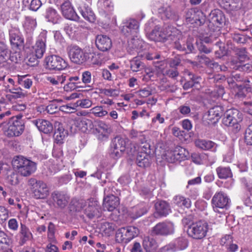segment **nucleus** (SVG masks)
I'll list each match as a JSON object with an SVG mask.
<instances>
[{"instance_id":"f8f14e48","label":"nucleus","mask_w":252,"mask_h":252,"mask_svg":"<svg viewBox=\"0 0 252 252\" xmlns=\"http://www.w3.org/2000/svg\"><path fill=\"white\" fill-rule=\"evenodd\" d=\"M174 232V225L170 221L159 222L153 228L152 232L157 235H168Z\"/></svg>"},{"instance_id":"680f3d73","label":"nucleus","mask_w":252,"mask_h":252,"mask_svg":"<svg viewBox=\"0 0 252 252\" xmlns=\"http://www.w3.org/2000/svg\"><path fill=\"white\" fill-rule=\"evenodd\" d=\"M80 77L82 85L90 84L92 82V74L89 71L83 72L80 75Z\"/></svg>"},{"instance_id":"72a5a7b5","label":"nucleus","mask_w":252,"mask_h":252,"mask_svg":"<svg viewBox=\"0 0 252 252\" xmlns=\"http://www.w3.org/2000/svg\"><path fill=\"white\" fill-rule=\"evenodd\" d=\"M149 209V207L145 203H141L133 207L132 209L131 217L136 219L146 214Z\"/></svg>"},{"instance_id":"393cba45","label":"nucleus","mask_w":252,"mask_h":252,"mask_svg":"<svg viewBox=\"0 0 252 252\" xmlns=\"http://www.w3.org/2000/svg\"><path fill=\"white\" fill-rule=\"evenodd\" d=\"M120 204L118 196H110L104 197L103 199V207L109 211H113Z\"/></svg>"},{"instance_id":"49530a36","label":"nucleus","mask_w":252,"mask_h":252,"mask_svg":"<svg viewBox=\"0 0 252 252\" xmlns=\"http://www.w3.org/2000/svg\"><path fill=\"white\" fill-rule=\"evenodd\" d=\"M127 242L130 241L139 233V229L135 226H129L125 227Z\"/></svg>"},{"instance_id":"412c9836","label":"nucleus","mask_w":252,"mask_h":252,"mask_svg":"<svg viewBox=\"0 0 252 252\" xmlns=\"http://www.w3.org/2000/svg\"><path fill=\"white\" fill-rule=\"evenodd\" d=\"M155 208L157 217H166L171 212L170 206L165 201H158L155 204Z\"/></svg>"},{"instance_id":"5fc2aeb1","label":"nucleus","mask_w":252,"mask_h":252,"mask_svg":"<svg viewBox=\"0 0 252 252\" xmlns=\"http://www.w3.org/2000/svg\"><path fill=\"white\" fill-rule=\"evenodd\" d=\"M90 111L92 114L98 117H102L108 114V112L103 109L102 106H95L92 108Z\"/></svg>"},{"instance_id":"f257e3e1","label":"nucleus","mask_w":252,"mask_h":252,"mask_svg":"<svg viewBox=\"0 0 252 252\" xmlns=\"http://www.w3.org/2000/svg\"><path fill=\"white\" fill-rule=\"evenodd\" d=\"M148 36L150 40L156 42L169 40L173 43L175 48L187 53L192 52L194 49L191 39H189L185 42L181 32L171 26H167L161 31L159 27L156 26Z\"/></svg>"},{"instance_id":"37998d69","label":"nucleus","mask_w":252,"mask_h":252,"mask_svg":"<svg viewBox=\"0 0 252 252\" xmlns=\"http://www.w3.org/2000/svg\"><path fill=\"white\" fill-rule=\"evenodd\" d=\"M117 228L115 224L112 222H104L101 223L100 229L105 235H110Z\"/></svg>"},{"instance_id":"cd10ccee","label":"nucleus","mask_w":252,"mask_h":252,"mask_svg":"<svg viewBox=\"0 0 252 252\" xmlns=\"http://www.w3.org/2000/svg\"><path fill=\"white\" fill-rule=\"evenodd\" d=\"M222 108L217 106L211 108L207 113V119L213 123L217 122L222 115Z\"/></svg>"},{"instance_id":"473e14b6","label":"nucleus","mask_w":252,"mask_h":252,"mask_svg":"<svg viewBox=\"0 0 252 252\" xmlns=\"http://www.w3.org/2000/svg\"><path fill=\"white\" fill-rule=\"evenodd\" d=\"M55 131L54 134L55 140L57 143H62L66 136V131L63 128L62 125L59 122L55 123Z\"/></svg>"},{"instance_id":"8fccbe9b","label":"nucleus","mask_w":252,"mask_h":252,"mask_svg":"<svg viewBox=\"0 0 252 252\" xmlns=\"http://www.w3.org/2000/svg\"><path fill=\"white\" fill-rule=\"evenodd\" d=\"M125 227L119 228L116 234V241L119 243H128L127 240L126 231Z\"/></svg>"},{"instance_id":"7ed1b4c3","label":"nucleus","mask_w":252,"mask_h":252,"mask_svg":"<svg viewBox=\"0 0 252 252\" xmlns=\"http://www.w3.org/2000/svg\"><path fill=\"white\" fill-rule=\"evenodd\" d=\"M243 120V115L236 109H230L226 111L222 118L223 124L228 127H232V131L238 133L241 129L240 123Z\"/></svg>"},{"instance_id":"4d7b16f0","label":"nucleus","mask_w":252,"mask_h":252,"mask_svg":"<svg viewBox=\"0 0 252 252\" xmlns=\"http://www.w3.org/2000/svg\"><path fill=\"white\" fill-rule=\"evenodd\" d=\"M36 26L35 19L31 16H26L24 22V26L28 30H33Z\"/></svg>"},{"instance_id":"bf43d9fd","label":"nucleus","mask_w":252,"mask_h":252,"mask_svg":"<svg viewBox=\"0 0 252 252\" xmlns=\"http://www.w3.org/2000/svg\"><path fill=\"white\" fill-rule=\"evenodd\" d=\"M92 105V102L89 99H81L78 100L74 103V107H81L83 108H88Z\"/></svg>"},{"instance_id":"de8ad7c7","label":"nucleus","mask_w":252,"mask_h":252,"mask_svg":"<svg viewBox=\"0 0 252 252\" xmlns=\"http://www.w3.org/2000/svg\"><path fill=\"white\" fill-rule=\"evenodd\" d=\"M105 197L114 196H118L120 195L121 191L117 189L112 184L107 186L104 190Z\"/></svg>"},{"instance_id":"58836bf2","label":"nucleus","mask_w":252,"mask_h":252,"mask_svg":"<svg viewBox=\"0 0 252 252\" xmlns=\"http://www.w3.org/2000/svg\"><path fill=\"white\" fill-rule=\"evenodd\" d=\"M150 156L145 153H138L136 158V162L139 167H146L150 165Z\"/></svg>"},{"instance_id":"2eb2a0df","label":"nucleus","mask_w":252,"mask_h":252,"mask_svg":"<svg viewBox=\"0 0 252 252\" xmlns=\"http://www.w3.org/2000/svg\"><path fill=\"white\" fill-rule=\"evenodd\" d=\"M139 26V23L137 20L130 19L124 23L121 32L126 36L130 35L134 36L138 31Z\"/></svg>"},{"instance_id":"a211bd4d","label":"nucleus","mask_w":252,"mask_h":252,"mask_svg":"<svg viewBox=\"0 0 252 252\" xmlns=\"http://www.w3.org/2000/svg\"><path fill=\"white\" fill-rule=\"evenodd\" d=\"M95 44L98 49L105 52L111 49L112 43L111 39L108 36L100 34L96 37Z\"/></svg>"},{"instance_id":"e433bc0d","label":"nucleus","mask_w":252,"mask_h":252,"mask_svg":"<svg viewBox=\"0 0 252 252\" xmlns=\"http://www.w3.org/2000/svg\"><path fill=\"white\" fill-rule=\"evenodd\" d=\"M173 203L180 207L189 208L191 207V202L190 199L181 195H176L173 199Z\"/></svg>"},{"instance_id":"423d86ee","label":"nucleus","mask_w":252,"mask_h":252,"mask_svg":"<svg viewBox=\"0 0 252 252\" xmlns=\"http://www.w3.org/2000/svg\"><path fill=\"white\" fill-rule=\"evenodd\" d=\"M28 184L35 199H45L49 195V189L43 181L31 178L29 179Z\"/></svg>"},{"instance_id":"f3484780","label":"nucleus","mask_w":252,"mask_h":252,"mask_svg":"<svg viewBox=\"0 0 252 252\" xmlns=\"http://www.w3.org/2000/svg\"><path fill=\"white\" fill-rule=\"evenodd\" d=\"M51 197L55 207L61 209L66 206L69 199L66 194L58 191H54L51 194Z\"/></svg>"},{"instance_id":"864d4df0","label":"nucleus","mask_w":252,"mask_h":252,"mask_svg":"<svg viewBox=\"0 0 252 252\" xmlns=\"http://www.w3.org/2000/svg\"><path fill=\"white\" fill-rule=\"evenodd\" d=\"M235 52L238 57V62H244L249 59L248 53L245 48H237L236 49Z\"/></svg>"},{"instance_id":"aec40b11","label":"nucleus","mask_w":252,"mask_h":252,"mask_svg":"<svg viewBox=\"0 0 252 252\" xmlns=\"http://www.w3.org/2000/svg\"><path fill=\"white\" fill-rule=\"evenodd\" d=\"M144 44V41L135 35L128 41L127 52L130 55L138 53V50L142 49Z\"/></svg>"},{"instance_id":"338daca9","label":"nucleus","mask_w":252,"mask_h":252,"mask_svg":"<svg viewBox=\"0 0 252 252\" xmlns=\"http://www.w3.org/2000/svg\"><path fill=\"white\" fill-rule=\"evenodd\" d=\"M102 92L108 96L116 97L119 94V91L117 89H104Z\"/></svg>"},{"instance_id":"0eeeda50","label":"nucleus","mask_w":252,"mask_h":252,"mask_svg":"<svg viewBox=\"0 0 252 252\" xmlns=\"http://www.w3.org/2000/svg\"><path fill=\"white\" fill-rule=\"evenodd\" d=\"M208 224L204 220H200L189 226L187 233L189 236L194 239H201L205 237L208 231Z\"/></svg>"},{"instance_id":"4be33fe9","label":"nucleus","mask_w":252,"mask_h":252,"mask_svg":"<svg viewBox=\"0 0 252 252\" xmlns=\"http://www.w3.org/2000/svg\"><path fill=\"white\" fill-rule=\"evenodd\" d=\"M100 207L98 202L94 199L90 200L88 207L85 209V213L90 219H92L95 216H99Z\"/></svg>"},{"instance_id":"09e8293b","label":"nucleus","mask_w":252,"mask_h":252,"mask_svg":"<svg viewBox=\"0 0 252 252\" xmlns=\"http://www.w3.org/2000/svg\"><path fill=\"white\" fill-rule=\"evenodd\" d=\"M18 83L21 86L26 89H29L32 84V79L28 77L27 75L18 76Z\"/></svg>"},{"instance_id":"ddd939ff","label":"nucleus","mask_w":252,"mask_h":252,"mask_svg":"<svg viewBox=\"0 0 252 252\" xmlns=\"http://www.w3.org/2000/svg\"><path fill=\"white\" fill-rule=\"evenodd\" d=\"M9 41L13 48L20 49L24 46V38L19 29L12 28L9 30Z\"/></svg>"},{"instance_id":"9d476101","label":"nucleus","mask_w":252,"mask_h":252,"mask_svg":"<svg viewBox=\"0 0 252 252\" xmlns=\"http://www.w3.org/2000/svg\"><path fill=\"white\" fill-rule=\"evenodd\" d=\"M189 157V152L185 148L180 146L176 147L173 151L168 152L166 155V159L171 163L185 160Z\"/></svg>"},{"instance_id":"a18cd8bd","label":"nucleus","mask_w":252,"mask_h":252,"mask_svg":"<svg viewBox=\"0 0 252 252\" xmlns=\"http://www.w3.org/2000/svg\"><path fill=\"white\" fill-rule=\"evenodd\" d=\"M186 19L187 22L191 24L196 23L198 25H201L204 23L200 19L196 18V13L194 10L192 9L189 10L186 14Z\"/></svg>"},{"instance_id":"e2e57ef3","label":"nucleus","mask_w":252,"mask_h":252,"mask_svg":"<svg viewBox=\"0 0 252 252\" xmlns=\"http://www.w3.org/2000/svg\"><path fill=\"white\" fill-rule=\"evenodd\" d=\"M6 181L7 183L11 185H16L19 183L18 175L12 173L7 177Z\"/></svg>"},{"instance_id":"c756f323","label":"nucleus","mask_w":252,"mask_h":252,"mask_svg":"<svg viewBox=\"0 0 252 252\" xmlns=\"http://www.w3.org/2000/svg\"><path fill=\"white\" fill-rule=\"evenodd\" d=\"M133 148H131L130 150L127 153L129 155H133L137 151L138 153H145L150 155L151 153L150 146L148 143H141V144L138 146L135 144L131 145Z\"/></svg>"},{"instance_id":"052dcab7","label":"nucleus","mask_w":252,"mask_h":252,"mask_svg":"<svg viewBox=\"0 0 252 252\" xmlns=\"http://www.w3.org/2000/svg\"><path fill=\"white\" fill-rule=\"evenodd\" d=\"M245 141L247 145H252V124L245 130Z\"/></svg>"},{"instance_id":"5701e85b","label":"nucleus","mask_w":252,"mask_h":252,"mask_svg":"<svg viewBox=\"0 0 252 252\" xmlns=\"http://www.w3.org/2000/svg\"><path fill=\"white\" fill-rule=\"evenodd\" d=\"M210 23L219 27L225 22V17L222 12L219 9L212 10L209 15Z\"/></svg>"},{"instance_id":"b1692460","label":"nucleus","mask_w":252,"mask_h":252,"mask_svg":"<svg viewBox=\"0 0 252 252\" xmlns=\"http://www.w3.org/2000/svg\"><path fill=\"white\" fill-rule=\"evenodd\" d=\"M32 122L39 131L44 133H50L53 130L52 124L48 121L43 119H37L34 120Z\"/></svg>"},{"instance_id":"7c9ffc66","label":"nucleus","mask_w":252,"mask_h":252,"mask_svg":"<svg viewBox=\"0 0 252 252\" xmlns=\"http://www.w3.org/2000/svg\"><path fill=\"white\" fill-rule=\"evenodd\" d=\"M142 244L146 252H155L158 246L156 240L150 236L144 237Z\"/></svg>"},{"instance_id":"2f4dec72","label":"nucleus","mask_w":252,"mask_h":252,"mask_svg":"<svg viewBox=\"0 0 252 252\" xmlns=\"http://www.w3.org/2000/svg\"><path fill=\"white\" fill-rule=\"evenodd\" d=\"M230 34L233 40L237 43L246 44L251 39V37L244 34L241 31H232Z\"/></svg>"},{"instance_id":"ea45409f","label":"nucleus","mask_w":252,"mask_h":252,"mask_svg":"<svg viewBox=\"0 0 252 252\" xmlns=\"http://www.w3.org/2000/svg\"><path fill=\"white\" fill-rule=\"evenodd\" d=\"M130 68L133 72H137L144 68L145 64L141 61L139 56L133 58L130 61Z\"/></svg>"},{"instance_id":"bb28decb","label":"nucleus","mask_w":252,"mask_h":252,"mask_svg":"<svg viewBox=\"0 0 252 252\" xmlns=\"http://www.w3.org/2000/svg\"><path fill=\"white\" fill-rule=\"evenodd\" d=\"M242 62H238L237 60H232L229 63L230 67L236 70L250 72L252 71V65L250 63L243 64Z\"/></svg>"},{"instance_id":"0e129e2a","label":"nucleus","mask_w":252,"mask_h":252,"mask_svg":"<svg viewBox=\"0 0 252 252\" xmlns=\"http://www.w3.org/2000/svg\"><path fill=\"white\" fill-rule=\"evenodd\" d=\"M8 218V210L4 207L0 206V223L4 222Z\"/></svg>"},{"instance_id":"1a4fd4ad","label":"nucleus","mask_w":252,"mask_h":252,"mask_svg":"<svg viewBox=\"0 0 252 252\" xmlns=\"http://www.w3.org/2000/svg\"><path fill=\"white\" fill-rule=\"evenodd\" d=\"M45 67L49 70L59 71L66 68L67 63L61 57L52 55L45 59Z\"/></svg>"},{"instance_id":"c9c22d12","label":"nucleus","mask_w":252,"mask_h":252,"mask_svg":"<svg viewBox=\"0 0 252 252\" xmlns=\"http://www.w3.org/2000/svg\"><path fill=\"white\" fill-rule=\"evenodd\" d=\"M45 16L48 21L53 24L58 23L61 19L60 15L57 10L52 7H48L46 9Z\"/></svg>"},{"instance_id":"a878e982","label":"nucleus","mask_w":252,"mask_h":252,"mask_svg":"<svg viewBox=\"0 0 252 252\" xmlns=\"http://www.w3.org/2000/svg\"><path fill=\"white\" fill-rule=\"evenodd\" d=\"M195 146L203 150H210L216 152L218 145L215 142L204 139H198L195 142Z\"/></svg>"},{"instance_id":"4c0bfd02","label":"nucleus","mask_w":252,"mask_h":252,"mask_svg":"<svg viewBox=\"0 0 252 252\" xmlns=\"http://www.w3.org/2000/svg\"><path fill=\"white\" fill-rule=\"evenodd\" d=\"M89 59L87 63H90L93 64L101 65L104 63L103 55L100 53L92 52L90 50Z\"/></svg>"},{"instance_id":"9b49d317","label":"nucleus","mask_w":252,"mask_h":252,"mask_svg":"<svg viewBox=\"0 0 252 252\" xmlns=\"http://www.w3.org/2000/svg\"><path fill=\"white\" fill-rule=\"evenodd\" d=\"M212 204L215 212H219V209L226 208L228 205L229 199L222 191L216 192L212 199Z\"/></svg>"},{"instance_id":"c03bdc74","label":"nucleus","mask_w":252,"mask_h":252,"mask_svg":"<svg viewBox=\"0 0 252 252\" xmlns=\"http://www.w3.org/2000/svg\"><path fill=\"white\" fill-rule=\"evenodd\" d=\"M79 9L80 13L85 19L90 22H94V14L90 8L88 7L83 9L80 7Z\"/></svg>"},{"instance_id":"4468645a","label":"nucleus","mask_w":252,"mask_h":252,"mask_svg":"<svg viewBox=\"0 0 252 252\" xmlns=\"http://www.w3.org/2000/svg\"><path fill=\"white\" fill-rule=\"evenodd\" d=\"M46 38V33L45 32H41L33 46V52L37 58H41L45 52Z\"/></svg>"},{"instance_id":"6e6d98bb","label":"nucleus","mask_w":252,"mask_h":252,"mask_svg":"<svg viewBox=\"0 0 252 252\" xmlns=\"http://www.w3.org/2000/svg\"><path fill=\"white\" fill-rule=\"evenodd\" d=\"M109 126L105 123L102 121H99L97 122L96 125V130L98 132H101L103 134V136H105L106 134L108 133Z\"/></svg>"},{"instance_id":"39448f33","label":"nucleus","mask_w":252,"mask_h":252,"mask_svg":"<svg viewBox=\"0 0 252 252\" xmlns=\"http://www.w3.org/2000/svg\"><path fill=\"white\" fill-rule=\"evenodd\" d=\"M67 50L69 57L74 63L82 64L88 61L89 49H82L77 45H70L68 47Z\"/></svg>"},{"instance_id":"3c124183","label":"nucleus","mask_w":252,"mask_h":252,"mask_svg":"<svg viewBox=\"0 0 252 252\" xmlns=\"http://www.w3.org/2000/svg\"><path fill=\"white\" fill-rule=\"evenodd\" d=\"M66 77L63 75L58 76L56 77H47V80L51 84L55 86H59L62 85L65 82Z\"/></svg>"},{"instance_id":"13d9d810","label":"nucleus","mask_w":252,"mask_h":252,"mask_svg":"<svg viewBox=\"0 0 252 252\" xmlns=\"http://www.w3.org/2000/svg\"><path fill=\"white\" fill-rule=\"evenodd\" d=\"M174 243L177 251L186 249L188 244V240L183 237L177 238Z\"/></svg>"},{"instance_id":"69168bd1","label":"nucleus","mask_w":252,"mask_h":252,"mask_svg":"<svg viewBox=\"0 0 252 252\" xmlns=\"http://www.w3.org/2000/svg\"><path fill=\"white\" fill-rule=\"evenodd\" d=\"M76 107H74V103L69 104L65 105H62L59 107V110L61 111L66 113H70L73 112Z\"/></svg>"},{"instance_id":"79ce46f5","label":"nucleus","mask_w":252,"mask_h":252,"mask_svg":"<svg viewBox=\"0 0 252 252\" xmlns=\"http://www.w3.org/2000/svg\"><path fill=\"white\" fill-rule=\"evenodd\" d=\"M9 52L10 51L7 45L0 41V63L6 62L9 58Z\"/></svg>"},{"instance_id":"f704fd0d","label":"nucleus","mask_w":252,"mask_h":252,"mask_svg":"<svg viewBox=\"0 0 252 252\" xmlns=\"http://www.w3.org/2000/svg\"><path fill=\"white\" fill-rule=\"evenodd\" d=\"M11 243V240L7 235L0 230V248L3 250V252H12L10 248Z\"/></svg>"},{"instance_id":"f03ea898","label":"nucleus","mask_w":252,"mask_h":252,"mask_svg":"<svg viewBox=\"0 0 252 252\" xmlns=\"http://www.w3.org/2000/svg\"><path fill=\"white\" fill-rule=\"evenodd\" d=\"M12 165L18 174L23 177L31 176L36 170V163L22 156L14 157Z\"/></svg>"},{"instance_id":"6ab92c4d","label":"nucleus","mask_w":252,"mask_h":252,"mask_svg":"<svg viewBox=\"0 0 252 252\" xmlns=\"http://www.w3.org/2000/svg\"><path fill=\"white\" fill-rule=\"evenodd\" d=\"M61 8L62 14L65 18L76 21L79 20V16L76 13L69 1L62 3Z\"/></svg>"},{"instance_id":"774afa93","label":"nucleus","mask_w":252,"mask_h":252,"mask_svg":"<svg viewBox=\"0 0 252 252\" xmlns=\"http://www.w3.org/2000/svg\"><path fill=\"white\" fill-rule=\"evenodd\" d=\"M194 218L192 215H189L182 219V223L184 226H190L194 222Z\"/></svg>"},{"instance_id":"20e7f679","label":"nucleus","mask_w":252,"mask_h":252,"mask_svg":"<svg viewBox=\"0 0 252 252\" xmlns=\"http://www.w3.org/2000/svg\"><path fill=\"white\" fill-rule=\"evenodd\" d=\"M21 116L12 117L8 119V122H4L0 124V126L4 127L8 125V127L4 130L5 134L8 137L18 136L24 131L25 126L21 119Z\"/></svg>"},{"instance_id":"6e6552de","label":"nucleus","mask_w":252,"mask_h":252,"mask_svg":"<svg viewBox=\"0 0 252 252\" xmlns=\"http://www.w3.org/2000/svg\"><path fill=\"white\" fill-rule=\"evenodd\" d=\"M129 142L127 138L117 136L112 141L111 148V157L115 158L121 157L125 152Z\"/></svg>"},{"instance_id":"c85d7f7f","label":"nucleus","mask_w":252,"mask_h":252,"mask_svg":"<svg viewBox=\"0 0 252 252\" xmlns=\"http://www.w3.org/2000/svg\"><path fill=\"white\" fill-rule=\"evenodd\" d=\"M158 12L161 14L162 18L164 19L177 21L179 19L178 15L169 6L162 7L159 8Z\"/></svg>"},{"instance_id":"603ef678","label":"nucleus","mask_w":252,"mask_h":252,"mask_svg":"<svg viewBox=\"0 0 252 252\" xmlns=\"http://www.w3.org/2000/svg\"><path fill=\"white\" fill-rule=\"evenodd\" d=\"M6 88L7 92L10 93L17 97L22 98L25 96V94L22 92V90L20 87H12L10 88L9 85H7Z\"/></svg>"},{"instance_id":"a19ab883","label":"nucleus","mask_w":252,"mask_h":252,"mask_svg":"<svg viewBox=\"0 0 252 252\" xmlns=\"http://www.w3.org/2000/svg\"><path fill=\"white\" fill-rule=\"evenodd\" d=\"M218 177L221 179H226L232 176V173L229 167L219 166L216 168Z\"/></svg>"},{"instance_id":"dca6fc26","label":"nucleus","mask_w":252,"mask_h":252,"mask_svg":"<svg viewBox=\"0 0 252 252\" xmlns=\"http://www.w3.org/2000/svg\"><path fill=\"white\" fill-rule=\"evenodd\" d=\"M32 235L26 225L21 223L20 231L16 235L15 239L19 246H22L27 241L30 240Z\"/></svg>"}]
</instances>
